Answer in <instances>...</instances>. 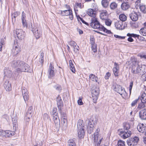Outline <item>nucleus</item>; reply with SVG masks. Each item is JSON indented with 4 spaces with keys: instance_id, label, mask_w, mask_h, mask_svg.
Returning <instances> with one entry per match:
<instances>
[{
    "instance_id": "37998d69",
    "label": "nucleus",
    "mask_w": 146,
    "mask_h": 146,
    "mask_svg": "<svg viewBox=\"0 0 146 146\" xmlns=\"http://www.w3.org/2000/svg\"><path fill=\"white\" fill-rule=\"evenodd\" d=\"M57 106L59 110H61V107L63 106L62 101H60L57 102Z\"/></svg>"
},
{
    "instance_id": "393cba45",
    "label": "nucleus",
    "mask_w": 146,
    "mask_h": 146,
    "mask_svg": "<svg viewBox=\"0 0 146 146\" xmlns=\"http://www.w3.org/2000/svg\"><path fill=\"white\" fill-rule=\"evenodd\" d=\"M86 124L88 125L87 127H90L91 128H92L94 127V122L92 119H87L86 121Z\"/></svg>"
},
{
    "instance_id": "de8ad7c7",
    "label": "nucleus",
    "mask_w": 146,
    "mask_h": 146,
    "mask_svg": "<svg viewBox=\"0 0 146 146\" xmlns=\"http://www.w3.org/2000/svg\"><path fill=\"white\" fill-rule=\"evenodd\" d=\"M69 44L73 47H75L77 45L76 43L74 41H72L69 42Z\"/></svg>"
},
{
    "instance_id": "473e14b6",
    "label": "nucleus",
    "mask_w": 146,
    "mask_h": 146,
    "mask_svg": "<svg viewBox=\"0 0 146 146\" xmlns=\"http://www.w3.org/2000/svg\"><path fill=\"white\" fill-rule=\"evenodd\" d=\"M119 17L120 20L122 21H125L127 19L126 16L123 14H120Z\"/></svg>"
},
{
    "instance_id": "4c0bfd02",
    "label": "nucleus",
    "mask_w": 146,
    "mask_h": 146,
    "mask_svg": "<svg viewBox=\"0 0 146 146\" xmlns=\"http://www.w3.org/2000/svg\"><path fill=\"white\" fill-rule=\"evenodd\" d=\"M102 5L104 7H107L108 5L109 2L107 0H102Z\"/></svg>"
},
{
    "instance_id": "58836bf2",
    "label": "nucleus",
    "mask_w": 146,
    "mask_h": 146,
    "mask_svg": "<svg viewBox=\"0 0 146 146\" xmlns=\"http://www.w3.org/2000/svg\"><path fill=\"white\" fill-rule=\"evenodd\" d=\"M5 45V40L4 39H1L0 41V51H1L2 50L3 47Z\"/></svg>"
},
{
    "instance_id": "864d4df0",
    "label": "nucleus",
    "mask_w": 146,
    "mask_h": 146,
    "mask_svg": "<svg viewBox=\"0 0 146 146\" xmlns=\"http://www.w3.org/2000/svg\"><path fill=\"white\" fill-rule=\"evenodd\" d=\"M103 138L102 137H100L99 141L97 143V145L95 144V145H96V146H100V144L102 142V141L103 139ZM96 144V143L95 144Z\"/></svg>"
},
{
    "instance_id": "423d86ee",
    "label": "nucleus",
    "mask_w": 146,
    "mask_h": 146,
    "mask_svg": "<svg viewBox=\"0 0 146 146\" xmlns=\"http://www.w3.org/2000/svg\"><path fill=\"white\" fill-rule=\"evenodd\" d=\"M60 15L63 16H69V18L71 20H72L73 19L72 11L71 9L61 11Z\"/></svg>"
},
{
    "instance_id": "cd10ccee",
    "label": "nucleus",
    "mask_w": 146,
    "mask_h": 146,
    "mask_svg": "<svg viewBox=\"0 0 146 146\" xmlns=\"http://www.w3.org/2000/svg\"><path fill=\"white\" fill-rule=\"evenodd\" d=\"M89 78L90 79L93 81H95L96 82L98 81V78L94 74H90L89 76Z\"/></svg>"
},
{
    "instance_id": "f704fd0d",
    "label": "nucleus",
    "mask_w": 146,
    "mask_h": 146,
    "mask_svg": "<svg viewBox=\"0 0 146 146\" xmlns=\"http://www.w3.org/2000/svg\"><path fill=\"white\" fill-rule=\"evenodd\" d=\"M33 111V109L32 106H30L29 107L28 111L26 113V114H28L29 115V117H32V113Z\"/></svg>"
},
{
    "instance_id": "09e8293b",
    "label": "nucleus",
    "mask_w": 146,
    "mask_h": 146,
    "mask_svg": "<svg viewBox=\"0 0 146 146\" xmlns=\"http://www.w3.org/2000/svg\"><path fill=\"white\" fill-rule=\"evenodd\" d=\"M29 114H26L25 118V120L27 122H29L30 121V119L31 117H29Z\"/></svg>"
},
{
    "instance_id": "ddd939ff",
    "label": "nucleus",
    "mask_w": 146,
    "mask_h": 146,
    "mask_svg": "<svg viewBox=\"0 0 146 146\" xmlns=\"http://www.w3.org/2000/svg\"><path fill=\"white\" fill-rule=\"evenodd\" d=\"M108 15V14L107 11L103 10L100 11V17L102 19L106 20L107 18Z\"/></svg>"
},
{
    "instance_id": "2eb2a0df",
    "label": "nucleus",
    "mask_w": 146,
    "mask_h": 146,
    "mask_svg": "<svg viewBox=\"0 0 146 146\" xmlns=\"http://www.w3.org/2000/svg\"><path fill=\"white\" fill-rule=\"evenodd\" d=\"M3 86L7 91H9L11 90V84L8 80H7L5 81L3 84Z\"/></svg>"
},
{
    "instance_id": "dca6fc26",
    "label": "nucleus",
    "mask_w": 146,
    "mask_h": 146,
    "mask_svg": "<svg viewBox=\"0 0 146 146\" xmlns=\"http://www.w3.org/2000/svg\"><path fill=\"white\" fill-rule=\"evenodd\" d=\"M54 69L53 66L52 65L51 63H50L48 70V72L49 75V78H51L54 76Z\"/></svg>"
},
{
    "instance_id": "69168bd1",
    "label": "nucleus",
    "mask_w": 146,
    "mask_h": 146,
    "mask_svg": "<svg viewBox=\"0 0 146 146\" xmlns=\"http://www.w3.org/2000/svg\"><path fill=\"white\" fill-rule=\"evenodd\" d=\"M55 89L59 91L61 89V87L60 86L56 85L55 87Z\"/></svg>"
},
{
    "instance_id": "6e6552de",
    "label": "nucleus",
    "mask_w": 146,
    "mask_h": 146,
    "mask_svg": "<svg viewBox=\"0 0 146 146\" xmlns=\"http://www.w3.org/2000/svg\"><path fill=\"white\" fill-rule=\"evenodd\" d=\"M21 51V48L19 44L15 43L12 50V52L14 55L17 54Z\"/></svg>"
},
{
    "instance_id": "5701e85b",
    "label": "nucleus",
    "mask_w": 146,
    "mask_h": 146,
    "mask_svg": "<svg viewBox=\"0 0 146 146\" xmlns=\"http://www.w3.org/2000/svg\"><path fill=\"white\" fill-rule=\"evenodd\" d=\"M78 137L80 138H83L85 133L84 129H78Z\"/></svg>"
},
{
    "instance_id": "6ab92c4d",
    "label": "nucleus",
    "mask_w": 146,
    "mask_h": 146,
    "mask_svg": "<svg viewBox=\"0 0 146 146\" xmlns=\"http://www.w3.org/2000/svg\"><path fill=\"white\" fill-rule=\"evenodd\" d=\"M36 39L39 38L41 36V32L38 31L37 28H33L32 30Z\"/></svg>"
},
{
    "instance_id": "c03bdc74",
    "label": "nucleus",
    "mask_w": 146,
    "mask_h": 146,
    "mask_svg": "<svg viewBox=\"0 0 146 146\" xmlns=\"http://www.w3.org/2000/svg\"><path fill=\"white\" fill-rule=\"evenodd\" d=\"M110 6L111 9H113L117 8V5L115 3L113 2L111 4Z\"/></svg>"
},
{
    "instance_id": "13d9d810",
    "label": "nucleus",
    "mask_w": 146,
    "mask_h": 146,
    "mask_svg": "<svg viewBox=\"0 0 146 146\" xmlns=\"http://www.w3.org/2000/svg\"><path fill=\"white\" fill-rule=\"evenodd\" d=\"M42 143L41 141H39L36 143V144L34 145V146H42Z\"/></svg>"
},
{
    "instance_id": "b1692460",
    "label": "nucleus",
    "mask_w": 146,
    "mask_h": 146,
    "mask_svg": "<svg viewBox=\"0 0 146 146\" xmlns=\"http://www.w3.org/2000/svg\"><path fill=\"white\" fill-rule=\"evenodd\" d=\"M139 116L142 119H146V111L145 109L141 110L140 112Z\"/></svg>"
},
{
    "instance_id": "bf43d9fd",
    "label": "nucleus",
    "mask_w": 146,
    "mask_h": 146,
    "mask_svg": "<svg viewBox=\"0 0 146 146\" xmlns=\"http://www.w3.org/2000/svg\"><path fill=\"white\" fill-rule=\"evenodd\" d=\"M114 36L115 38H118L120 39H123L125 38V36H121L117 35H114Z\"/></svg>"
},
{
    "instance_id": "a211bd4d",
    "label": "nucleus",
    "mask_w": 146,
    "mask_h": 146,
    "mask_svg": "<svg viewBox=\"0 0 146 146\" xmlns=\"http://www.w3.org/2000/svg\"><path fill=\"white\" fill-rule=\"evenodd\" d=\"M129 16L131 19L133 21H136L138 19V16L137 13L134 11L132 12L130 14Z\"/></svg>"
},
{
    "instance_id": "ea45409f",
    "label": "nucleus",
    "mask_w": 146,
    "mask_h": 146,
    "mask_svg": "<svg viewBox=\"0 0 146 146\" xmlns=\"http://www.w3.org/2000/svg\"><path fill=\"white\" fill-rule=\"evenodd\" d=\"M68 146H76V145L72 140L70 139L68 141Z\"/></svg>"
},
{
    "instance_id": "4d7b16f0",
    "label": "nucleus",
    "mask_w": 146,
    "mask_h": 146,
    "mask_svg": "<svg viewBox=\"0 0 146 146\" xmlns=\"http://www.w3.org/2000/svg\"><path fill=\"white\" fill-rule=\"evenodd\" d=\"M133 81H131L130 82L129 86V91L130 94H131V89L133 86Z\"/></svg>"
},
{
    "instance_id": "e433bc0d",
    "label": "nucleus",
    "mask_w": 146,
    "mask_h": 146,
    "mask_svg": "<svg viewBox=\"0 0 146 146\" xmlns=\"http://www.w3.org/2000/svg\"><path fill=\"white\" fill-rule=\"evenodd\" d=\"M146 6L145 5H142L140 6L141 11L144 13H146Z\"/></svg>"
},
{
    "instance_id": "c85d7f7f",
    "label": "nucleus",
    "mask_w": 146,
    "mask_h": 146,
    "mask_svg": "<svg viewBox=\"0 0 146 146\" xmlns=\"http://www.w3.org/2000/svg\"><path fill=\"white\" fill-rule=\"evenodd\" d=\"M83 124V121L79 119L77 123V125L78 129H81V128H83V127H84Z\"/></svg>"
},
{
    "instance_id": "5fc2aeb1",
    "label": "nucleus",
    "mask_w": 146,
    "mask_h": 146,
    "mask_svg": "<svg viewBox=\"0 0 146 146\" xmlns=\"http://www.w3.org/2000/svg\"><path fill=\"white\" fill-rule=\"evenodd\" d=\"M93 127L91 128L89 127H87V131L88 133L90 134L93 131Z\"/></svg>"
},
{
    "instance_id": "052dcab7",
    "label": "nucleus",
    "mask_w": 146,
    "mask_h": 146,
    "mask_svg": "<svg viewBox=\"0 0 146 146\" xmlns=\"http://www.w3.org/2000/svg\"><path fill=\"white\" fill-rule=\"evenodd\" d=\"M92 50L94 52H96L97 51L96 46L95 45H93L92 47Z\"/></svg>"
},
{
    "instance_id": "603ef678",
    "label": "nucleus",
    "mask_w": 146,
    "mask_h": 146,
    "mask_svg": "<svg viewBox=\"0 0 146 146\" xmlns=\"http://www.w3.org/2000/svg\"><path fill=\"white\" fill-rule=\"evenodd\" d=\"M139 99L138 98L135 100L134 101H133L131 104V106L132 107L134 106L138 102V101L139 100Z\"/></svg>"
},
{
    "instance_id": "39448f33",
    "label": "nucleus",
    "mask_w": 146,
    "mask_h": 146,
    "mask_svg": "<svg viewBox=\"0 0 146 146\" xmlns=\"http://www.w3.org/2000/svg\"><path fill=\"white\" fill-rule=\"evenodd\" d=\"M92 98L93 102L96 103L98 99V96L99 94V88L97 87H95L92 90Z\"/></svg>"
},
{
    "instance_id": "a18cd8bd",
    "label": "nucleus",
    "mask_w": 146,
    "mask_h": 146,
    "mask_svg": "<svg viewBox=\"0 0 146 146\" xmlns=\"http://www.w3.org/2000/svg\"><path fill=\"white\" fill-rule=\"evenodd\" d=\"M105 20L106 25L108 26H110L111 24V21L110 19H107Z\"/></svg>"
},
{
    "instance_id": "49530a36",
    "label": "nucleus",
    "mask_w": 146,
    "mask_h": 146,
    "mask_svg": "<svg viewBox=\"0 0 146 146\" xmlns=\"http://www.w3.org/2000/svg\"><path fill=\"white\" fill-rule=\"evenodd\" d=\"M127 36L130 37H136L139 36V35L137 34H130L128 33L127 34Z\"/></svg>"
},
{
    "instance_id": "20e7f679",
    "label": "nucleus",
    "mask_w": 146,
    "mask_h": 146,
    "mask_svg": "<svg viewBox=\"0 0 146 146\" xmlns=\"http://www.w3.org/2000/svg\"><path fill=\"white\" fill-rule=\"evenodd\" d=\"M114 90L119 93L121 95L123 98H125L127 95V94L125 91L124 89H123L122 87L116 84L115 85L113 88Z\"/></svg>"
},
{
    "instance_id": "c756f323",
    "label": "nucleus",
    "mask_w": 146,
    "mask_h": 146,
    "mask_svg": "<svg viewBox=\"0 0 146 146\" xmlns=\"http://www.w3.org/2000/svg\"><path fill=\"white\" fill-rule=\"evenodd\" d=\"M4 72L5 76L8 77H10L11 76V71L8 70V69L5 68L4 69Z\"/></svg>"
},
{
    "instance_id": "f03ea898",
    "label": "nucleus",
    "mask_w": 146,
    "mask_h": 146,
    "mask_svg": "<svg viewBox=\"0 0 146 146\" xmlns=\"http://www.w3.org/2000/svg\"><path fill=\"white\" fill-rule=\"evenodd\" d=\"M11 65L13 67L16 68V70L18 72H29L30 71V66L23 61L14 60L12 61Z\"/></svg>"
},
{
    "instance_id": "f3484780",
    "label": "nucleus",
    "mask_w": 146,
    "mask_h": 146,
    "mask_svg": "<svg viewBox=\"0 0 146 146\" xmlns=\"http://www.w3.org/2000/svg\"><path fill=\"white\" fill-rule=\"evenodd\" d=\"M53 119L55 126L56 127L59 126L60 124V120L58 115L52 116Z\"/></svg>"
},
{
    "instance_id": "1a4fd4ad",
    "label": "nucleus",
    "mask_w": 146,
    "mask_h": 146,
    "mask_svg": "<svg viewBox=\"0 0 146 146\" xmlns=\"http://www.w3.org/2000/svg\"><path fill=\"white\" fill-rule=\"evenodd\" d=\"M22 93L23 99L25 103L29 99V96L28 94V92L27 89L24 88L22 90Z\"/></svg>"
},
{
    "instance_id": "9d476101",
    "label": "nucleus",
    "mask_w": 146,
    "mask_h": 146,
    "mask_svg": "<svg viewBox=\"0 0 146 146\" xmlns=\"http://www.w3.org/2000/svg\"><path fill=\"white\" fill-rule=\"evenodd\" d=\"M141 100L142 102V104H139L138 106V108H143L145 106V105L144 104L146 102V94L145 92H143L142 94Z\"/></svg>"
},
{
    "instance_id": "7c9ffc66",
    "label": "nucleus",
    "mask_w": 146,
    "mask_h": 146,
    "mask_svg": "<svg viewBox=\"0 0 146 146\" xmlns=\"http://www.w3.org/2000/svg\"><path fill=\"white\" fill-rule=\"evenodd\" d=\"M12 121L13 124V128L16 129L17 126V117L13 118H12Z\"/></svg>"
},
{
    "instance_id": "7ed1b4c3",
    "label": "nucleus",
    "mask_w": 146,
    "mask_h": 146,
    "mask_svg": "<svg viewBox=\"0 0 146 146\" xmlns=\"http://www.w3.org/2000/svg\"><path fill=\"white\" fill-rule=\"evenodd\" d=\"M132 69L131 72L133 74L139 73L141 69L138 65V62L136 59H134L133 61Z\"/></svg>"
},
{
    "instance_id": "f8f14e48",
    "label": "nucleus",
    "mask_w": 146,
    "mask_h": 146,
    "mask_svg": "<svg viewBox=\"0 0 146 146\" xmlns=\"http://www.w3.org/2000/svg\"><path fill=\"white\" fill-rule=\"evenodd\" d=\"M137 129L138 131L142 133H144L145 135L146 133V127L143 123L139 124L137 127Z\"/></svg>"
},
{
    "instance_id": "79ce46f5",
    "label": "nucleus",
    "mask_w": 146,
    "mask_h": 146,
    "mask_svg": "<svg viewBox=\"0 0 146 146\" xmlns=\"http://www.w3.org/2000/svg\"><path fill=\"white\" fill-rule=\"evenodd\" d=\"M127 143L129 146H136V145L130 139L127 141Z\"/></svg>"
},
{
    "instance_id": "2f4dec72",
    "label": "nucleus",
    "mask_w": 146,
    "mask_h": 146,
    "mask_svg": "<svg viewBox=\"0 0 146 146\" xmlns=\"http://www.w3.org/2000/svg\"><path fill=\"white\" fill-rule=\"evenodd\" d=\"M130 139L132 141L133 143L135 144L136 145H137L139 141V137L137 136H135L133 138H131Z\"/></svg>"
},
{
    "instance_id": "3c124183",
    "label": "nucleus",
    "mask_w": 146,
    "mask_h": 146,
    "mask_svg": "<svg viewBox=\"0 0 146 146\" xmlns=\"http://www.w3.org/2000/svg\"><path fill=\"white\" fill-rule=\"evenodd\" d=\"M82 97H80L79 99L78 100V103L79 105H81L83 104V103L82 101Z\"/></svg>"
},
{
    "instance_id": "4be33fe9",
    "label": "nucleus",
    "mask_w": 146,
    "mask_h": 146,
    "mask_svg": "<svg viewBox=\"0 0 146 146\" xmlns=\"http://www.w3.org/2000/svg\"><path fill=\"white\" fill-rule=\"evenodd\" d=\"M5 137H10L15 135V133L14 131L9 130H6L3 132Z\"/></svg>"
},
{
    "instance_id": "8fccbe9b",
    "label": "nucleus",
    "mask_w": 146,
    "mask_h": 146,
    "mask_svg": "<svg viewBox=\"0 0 146 146\" xmlns=\"http://www.w3.org/2000/svg\"><path fill=\"white\" fill-rule=\"evenodd\" d=\"M57 109L56 108H53L52 115V116L55 115H58V113L56 112Z\"/></svg>"
},
{
    "instance_id": "0e129e2a",
    "label": "nucleus",
    "mask_w": 146,
    "mask_h": 146,
    "mask_svg": "<svg viewBox=\"0 0 146 146\" xmlns=\"http://www.w3.org/2000/svg\"><path fill=\"white\" fill-rule=\"evenodd\" d=\"M110 76V73L109 72H108L106 73L105 76V78L106 79H108Z\"/></svg>"
},
{
    "instance_id": "412c9836",
    "label": "nucleus",
    "mask_w": 146,
    "mask_h": 146,
    "mask_svg": "<svg viewBox=\"0 0 146 146\" xmlns=\"http://www.w3.org/2000/svg\"><path fill=\"white\" fill-rule=\"evenodd\" d=\"M26 15L24 11L22 13L21 19L22 21L23 25L24 27H27V24L26 20Z\"/></svg>"
},
{
    "instance_id": "a878e982",
    "label": "nucleus",
    "mask_w": 146,
    "mask_h": 146,
    "mask_svg": "<svg viewBox=\"0 0 146 146\" xmlns=\"http://www.w3.org/2000/svg\"><path fill=\"white\" fill-rule=\"evenodd\" d=\"M69 63L70 70L73 73H75V69L72 60H70L69 61Z\"/></svg>"
},
{
    "instance_id": "774afa93",
    "label": "nucleus",
    "mask_w": 146,
    "mask_h": 146,
    "mask_svg": "<svg viewBox=\"0 0 146 146\" xmlns=\"http://www.w3.org/2000/svg\"><path fill=\"white\" fill-rule=\"evenodd\" d=\"M139 56L141 58H143L145 59H146V55H145L142 54H140Z\"/></svg>"
},
{
    "instance_id": "9b49d317",
    "label": "nucleus",
    "mask_w": 146,
    "mask_h": 146,
    "mask_svg": "<svg viewBox=\"0 0 146 146\" xmlns=\"http://www.w3.org/2000/svg\"><path fill=\"white\" fill-rule=\"evenodd\" d=\"M120 133L121 134V137L124 139L130 137L131 134V132L129 130L122 131Z\"/></svg>"
},
{
    "instance_id": "a19ab883",
    "label": "nucleus",
    "mask_w": 146,
    "mask_h": 146,
    "mask_svg": "<svg viewBox=\"0 0 146 146\" xmlns=\"http://www.w3.org/2000/svg\"><path fill=\"white\" fill-rule=\"evenodd\" d=\"M125 142L121 140L118 141L117 146H125Z\"/></svg>"
},
{
    "instance_id": "bb28decb",
    "label": "nucleus",
    "mask_w": 146,
    "mask_h": 146,
    "mask_svg": "<svg viewBox=\"0 0 146 146\" xmlns=\"http://www.w3.org/2000/svg\"><path fill=\"white\" fill-rule=\"evenodd\" d=\"M121 7L122 9L123 10H126L128 9L129 6L128 3H124L122 4Z\"/></svg>"
},
{
    "instance_id": "f257e3e1",
    "label": "nucleus",
    "mask_w": 146,
    "mask_h": 146,
    "mask_svg": "<svg viewBox=\"0 0 146 146\" xmlns=\"http://www.w3.org/2000/svg\"><path fill=\"white\" fill-rule=\"evenodd\" d=\"M87 14L89 16L92 17L91 19L90 23L91 26L94 29H97L100 31H103L104 32L109 34L111 33L110 30H108L102 25L100 24L96 18V9H89L86 11Z\"/></svg>"
},
{
    "instance_id": "72a5a7b5",
    "label": "nucleus",
    "mask_w": 146,
    "mask_h": 146,
    "mask_svg": "<svg viewBox=\"0 0 146 146\" xmlns=\"http://www.w3.org/2000/svg\"><path fill=\"white\" fill-rule=\"evenodd\" d=\"M131 125L130 124L128 123H126L124 124V129L126 131L128 130L130 128Z\"/></svg>"
},
{
    "instance_id": "6e6d98bb",
    "label": "nucleus",
    "mask_w": 146,
    "mask_h": 146,
    "mask_svg": "<svg viewBox=\"0 0 146 146\" xmlns=\"http://www.w3.org/2000/svg\"><path fill=\"white\" fill-rule=\"evenodd\" d=\"M3 118L5 119L7 121H9V117L7 114L4 115L3 116Z\"/></svg>"
},
{
    "instance_id": "e2e57ef3",
    "label": "nucleus",
    "mask_w": 146,
    "mask_h": 146,
    "mask_svg": "<svg viewBox=\"0 0 146 146\" xmlns=\"http://www.w3.org/2000/svg\"><path fill=\"white\" fill-rule=\"evenodd\" d=\"M66 114L63 113L61 114V118L62 120L63 119H66Z\"/></svg>"
},
{
    "instance_id": "c9c22d12",
    "label": "nucleus",
    "mask_w": 146,
    "mask_h": 146,
    "mask_svg": "<svg viewBox=\"0 0 146 146\" xmlns=\"http://www.w3.org/2000/svg\"><path fill=\"white\" fill-rule=\"evenodd\" d=\"M140 33L141 35L143 36H146V28L144 27L141 29L140 30Z\"/></svg>"
},
{
    "instance_id": "aec40b11",
    "label": "nucleus",
    "mask_w": 146,
    "mask_h": 146,
    "mask_svg": "<svg viewBox=\"0 0 146 146\" xmlns=\"http://www.w3.org/2000/svg\"><path fill=\"white\" fill-rule=\"evenodd\" d=\"M99 131L100 129L99 128H97L96 131L94 134V137H93L94 139H93L94 142L96 143L98 142V139H99V138L101 137L100 136L98 135V132Z\"/></svg>"
},
{
    "instance_id": "680f3d73",
    "label": "nucleus",
    "mask_w": 146,
    "mask_h": 146,
    "mask_svg": "<svg viewBox=\"0 0 146 146\" xmlns=\"http://www.w3.org/2000/svg\"><path fill=\"white\" fill-rule=\"evenodd\" d=\"M62 122H63V125H64L66 126L67 125V120L66 119H63L62 120Z\"/></svg>"
},
{
    "instance_id": "4468645a",
    "label": "nucleus",
    "mask_w": 146,
    "mask_h": 146,
    "mask_svg": "<svg viewBox=\"0 0 146 146\" xmlns=\"http://www.w3.org/2000/svg\"><path fill=\"white\" fill-rule=\"evenodd\" d=\"M113 70L114 75L116 76H118L119 70V64L116 62L114 63V67L113 69Z\"/></svg>"
},
{
    "instance_id": "338daca9",
    "label": "nucleus",
    "mask_w": 146,
    "mask_h": 146,
    "mask_svg": "<svg viewBox=\"0 0 146 146\" xmlns=\"http://www.w3.org/2000/svg\"><path fill=\"white\" fill-rule=\"evenodd\" d=\"M117 28L119 30L122 29V28L121 25L119 24H117Z\"/></svg>"
},
{
    "instance_id": "0eeeda50",
    "label": "nucleus",
    "mask_w": 146,
    "mask_h": 146,
    "mask_svg": "<svg viewBox=\"0 0 146 146\" xmlns=\"http://www.w3.org/2000/svg\"><path fill=\"white\" fill-rule=\"evenodd\" d=\"M15 32L18 38L20 40H22L24 38L25 34L24 31L21 29H16Z\"/></svg>"
}]
</instances>
